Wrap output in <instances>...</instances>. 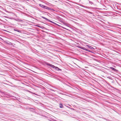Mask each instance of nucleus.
Returning <instances> with one entry per match:
<instances>
[{
  "label": "nucleus",
  "instance_id": "1",
  "mask_svg": "<svg viewBox=\"0 0 121 121\" xmlns=\"http://www.w3.org/2000/svg\"><path fill=\"white\" fill-rule=\"evenodd\" d=\"M39 5L41 7L43 8L46 9H50V8H48L44 5H43L42 4H39Z\"/></svg>",
  "mask_w": 121,
  "mask_h": 121
},
{
  "label": "nucleus",
  "instance_id": "2",
  "mask_svg": "<svg viewBox=\"0 0 121 121\" xmlns=\"http://www.w3.org/2000/svg\"><path fill=\"white\" fill-rule=\"evenodd\" d=\"M54 68L56 70L58 71V70H60L61 71V69H60L59 68H58L57 67H56L55 66V67Z\"/></svg>",
  "mask_w": 121,
  "mask_h": 121
},
{
  "label": "nucleus",
  "instance_id": "3",
  "mask_svg": "<svg viewBox=\"0 0 121 121\" xmlns=\"http://www.w3.org/2000/svg\"><path fill=\"white\" fill-rule=\"evenodd\" d=\"M47 65H48L50 66L51 67L53 68H54L55 67V66L53 65H52L50 64H47Z\"/></svg>",
  "mask_w": 121,
  "mask_h": 121
},
{
  "label": "nucleus",
  "instance_id": "4",
  "mask_svg": "<svg viewBox=\"0 0 121 121\" xmlns=\"http://www.w3.org/2000/svg\"><path fill=\"white\" fill-rule=\"evenodd\" d=\"M80 48H81L82 49H83L84 50H86V51H89L88 50V49L86 48H83V47H80Z\"/></svg>",
  "mask_w": 121,
  "mask_h": 121
},
{
  "label": "nucleus",
  "instance_id": "5",
  "mask_svg": "<svg viewBox=\"0 0 121 121\" xmlns=\"http://www.w3.org/2000/svg\"><path fill=\"white\" fill-rule=\"evenodd\" d=\"M87 47L88 48L90 49H92L93 48L92 47L88 45H86V47Z\"/></svg>",
  "mask_w": 121,
  "mask_h": 121
},
{
  "label": "nucleus",
  "instance_id": "6",
  "mask_svg": "<svg viewBox=\"0 0 121 121\" xmlns=\"http://www.w3.org/2000/svg\"><path fill=\"white\" fill-rule=\"evenodd\" d=\"M59 106L60 108H63V105L61 104H59Z\"/></svg>",
  "mask_w": 121,
  "mask_h": 121
},
{
  "label": "nucleus",
  "instance_id": "7",
  "mask_svg": "<svg viewBox=\"0 0 121 121\" xmlns=\"http://www.w3.org/2000/svg\"><path fill=\"white\" fill-rule=\"evenodd\" d=\"M110 68L112 69L113 70H114V71H116V69L112 67H111Z\"/></svg>",
  "mask_w": 121,
  "mask_h": 121
},
{
  "label": "nucleus",
  "instance_id": "8",
  "mask_svg": "<svg viewBox=\"0 0 121 121\" xmlns=\"http://www.w3.org/2000/svg\"><path fill=\"white\" fill-rule=\"evenodd\" d=\"M50 22H51L52 23H54L53 22H52V21H50Z\"/></svg>",
  "mask_w": 121,
  "mask_h": 121
}]
</instances>
